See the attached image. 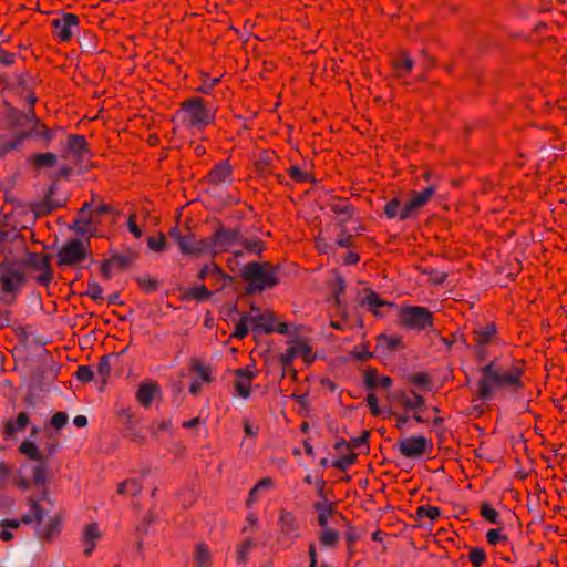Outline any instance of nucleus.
Returning <instances> with one entry per match:
<instances>
[{"instance_id":"1","label":"nucleus","mask_w":567,"mask_h":567,"mask_svg":"<svg viewBox=\"0 0 567 567\" xmlns=\"http://www.w3.org/2000/svg\"><path fill=\"white\" fill-rule=\"evenodd\" d=\"M526 362L523 359L507 358L498 362L493 360L481 370L477 393L482 400H488L498 390L518 393L525 386Z\"/></svg>"},{"instance_id":"2","label":"nucleus","mask_w":567,"mask_h":567,"mask_svg":"<svg viewBox=\"0 0 567 567\" xmlns=\"http://www.w3.org/2000/svg\"><path fill=\"white\" fill-rule=\"evenodd\" d=\"M177 116L186 128L203 130L214 122L215 111L208 109L203 99L192 97L181 104Z\"/></svg>"},{"instance_id":"3","label":"nucleus","mask_w":567,"mask_h":567,"mask_svg":"<svg viewBox=\"0 0 567 567\" xmlns=\"http://www.w3.org/2000/svg\"><path fill=\"white\" fill-rule=\"evenodd\" d=\"M209 243V254H212L213 256L219 252L228 251L239 245L244 246L245 249H247L248 251L259 250V243L243 240L238 229L219 228L215 231Z\"/></svg>"},{"instance_id":"4","label":"nucleus","mask_w":567,"mask_h":567,"mask_svg":"<svg viewBox=\"0 0 567 567\" xmlns=\"http://www.w3.org/2000/svg\"><path fill=\"white\" fill-rule=\"evenodd\" d=\"M241 276L248 282L250 291H262L278 284L276 271L258 262L245 265Z\"/></svg>"},{"instance_id":"5","label":"nucleus","mask_w":567,"mask_h":567,"mask_svg":"<svg viewBox=\"0 0 567 567\" xmlns=\"http://www.w3.org/2000/svg\"><path fill=\"white\" fill-rule=\"evenodd\" d=\"M398 315L405 329L423 331L433 327V313L425 307L402 305Z\"/></svg>"},{"instance_id":"6","label":"nucleus","mask_w":567,"mask_h":567,"mask_svg":"<svg viewBox=\"0 0 567 567\" xmlns=\"http://www.w3.org/2000/svg\"><path fill=\"white\" fill-rule=\"evenodd\" d=\"M90 255L89 248L79 239L68 240L56 254L59 267H73L84 261Z\"/></svg>"},{"instance_id":"7","label":"nucleus","mask_w":567,"mask_h":567,"mask_svg":"<svg viewBox=\"0 0 567 567\" xmlns=\"http://www.w3.org/2000/svg\"><path fill=\"white\" fill-rule=\"evenodd\" d=\"M79 17L71 12H62L59 17L52 19V35L59 42H70L73 35L79 32Z\"/></svg>"},{"instance_id":"8","label":"nucleus","mask_w":567,"mask_h":567,"mask_svg":"<svg viewBox=\"0 0 567 567\" xmlns=\"http://www.w3.org/2000/svg\"><path fill=\"white\" fill-rule=\"evenodd\" d=\"M250 317V329L256 332L271 333L278 332L286 334L288 332V324L278 322L275 315L270 311L258 313Z\"/></svg>"},{"instance_id":"9","label":"nucleus","mask_w":567,"mask_h":567,"mask_svg":"<svg viewBox=\"0 0 567 567\" xmlns=\"http://www.w3.org/2000/svg\"><path fill=\"white\" fill-rule=\"evenodd\" d=\"M0 282L4 292L16 293L24 282L23 272L14 264L0 262Z\"/></svg>"},{"instance_id":"10","label":"nucleus","mask_w":567,"mask_h":567,"mask_svg":"<svg viewBox=\"0 0 567 567\" xmlns=\"http://www.w3.org/2000/svg\"><path fill=\"white\" fill-rule=\"evenodd\" d=\"M27 505L29 506V512L23 514L20 519H4L0 523V526L17 529L21 526V524H39L44 517V509L40 506L39 501L31 496L28 498Z\"/></svg>"},{"instance_id":"11","label":"nucleus","mask_w":567,"mask_h":567,"mask_svg":"<svg viewBox=\"0 0 567 567\" xmlns=\"http://www.w3.org/2000/svg\"><path fill=\"white\" fill-rule=\"evenodd\" d=\"M474 344L477 354L481 359L486 358V348L498 343V332L494 322H488L485 326L478 327L474 330Z\"/></svg>"},{"instance_id":"12","label":"nucleus","mask_w":567,"mask_h":567,"mask_svg":"<svg viewBox=\"0 0 567 567\" xmlns=\"http://www.w3.org/2000/svg\"><path fill=\"white\" fill-rule=\"evenodd\" d=\"M436 192L435 185H429L421 192H413L410 199L402 206L401 220L411 218L415 212L425 206Z\"/></svg>"},{"instance_id":"13","label":"nucleus","mask_w":567,"mask_h":567,"mask_svg":"<svg viewBox=\"0 0 567 567\" xmlns=\"http://www.w3.org/2000/svg\"><path fill=\"white\" fill-rule=\"evenodd\" d=\"M279 527L280 532L278 535V542L285 546H289L296 538L299 537V526L296 516L290 513L282 511L279 515Z\"/></svg>"},{"instance_id":"14","label":"nucleus","mask_w":567,"mask_h":567,"mask_svg":"<svg viewBox=\"0 0 567 567\" xmlns=\"http://www.w3.org/2000/svg\"><path fill=\"white\" fill-rule=\"evenodd\" d=\"M432 449L431 440L420 435L410 436L399 442V451L405 457H417Z\"/></svg>"},{"instance_id":"15","label":"nucleus","mask_w":567,"mask_h":567,"mask_svg":"<svg viewBox=\"0 0 567 567\" xmlns=\"http://www.w3.org/2000/svg\"><path fill=\"white\" fill-rule=\"evenodd\" d=\"M297 358H300L307 364L313 362L316 355L313 354L312 347L307 341H292L282 355L284 364H290Z\"/></svg>"},{"instance_id":"16","label":"nucleus","mask_w":567,"mask_h":567,"mask_svg":"<svg viewBox=\"0 0 567 567\" xmlns=\"http://www.w3.org/2000/svg\"><path fill=\"white\" fill-rule=\"evenodd\" d=\"M337 456L332 461V466L339 471L346 472L357 461L358 455L350 450V443L344 440L338 441L334 445Z\"/></svg>"},{"instance_id":"17","label":"nucleus","mask_w":567,"mask_h":567,"mask_svg":"<svg viewBox=\"0 0 567 567\" xmlns=\"http://www.w3.org/2000/svg\"><path fill=\"white\" fill-rule=\"evenodd\" d=\"M102 538V532L96 522L86 524L81 534L83 554L90 557L96 548L97 542Z\"/></svg>"},{"instance_id":"18","label":"nucleus","mask_w":567,"mask_h":567,"mask_svg":"<svg viewBox=\"0 0 567 567\" xmlns=\"http://www.w3.org/2000/svg\"><path fill=\"white\" fill-rule=\"evenodd\" d=\"M159 394V384L156 381L147 380L138 384L135 398L140 405L147 409L154 402L155 396Z\"/></svg>"},{"instance_id":"19","label":"nucleus","mask_w":567,"mask_h":567,"mask_svg":"<svg viewBox=\"0 0 567 567\" xmlns=\"http://www.w3.org/2000/svg\"><path fill=\"white\" fill-rule=\"evenodd\" d=\"M179 250L184 255L192 256L209 254L210 243L208 239H196L193 235H188L181 241Z\"/></svg>"},{"instance_id":"20","label":"nucleus","mask_w":567,"mask_h":567,"mask_svg":"<svg viewBox=\"0 0 567 567\" xmlns=\"http://www.w3.org/2000/svg\"><path fill=\"white\" fill-rule=\"evenodd\" d=\"M192 371H194L197 377L192 381L189 392L196 395L202 391L204 383H210L213 381L212 369L209 365L203 364L199 361H194Z\"/></svg>"},{"instance_id":"21","label":"nucleus","mask_w":567,"mask_h":567,"mask_svg":"<svg viewBox=\"0 0 567 567\" xmlns=\"http://www.w3.org/2000/svg\"><path fill=\"white\" fill-rule=\"evenodd\" d=\"M29 262L41 274L38 276L37 281L42 286H49L52 280V271L47 255L30 254Z\"/></svg>"},{"instance_id":"22","label":"nucleus","mask_w":567,"mask_h":567,"mask_svg":"<svg viewBox=\"0 0 567 567\" xmlns=\"http://www.w3.org/2000/svg\"><path fill=\"white\" fill-rule=\"evenodd\" d=\"M233 168L228 161L217 163L208 173L207 179L210 184L220 185L231 183Z\"/></svg>"},{"instance_id":"23","label":"nucleus","mask_w":567,"mask_h":567,"mask_svg":"<svg viewBox=\"0 0 567 567\" xmlns=\"http://www.w3.org/2000/svg\"><path fill=\"white\" fill-rule=\"evenodd\" d=\"M63 525V517L60 514H55L50 517L48 523L38 529V536L42 540L52 542L55 537L61 534Z\"/></svg>"},{"instance_id":"24","label":"nucleus","mask_w":567,"mask_h":567,"mask_svg":"<svg viewBox=\"0 0 567 567\" xmlns=\"http://www.w3.org/2000/svg\"><path fill=\"white\" fill-rule=\"evenodd\" d=\"M235 375V389L237 394L243 399L249 398L251 393V381L255 378V373L246 369H238Z\"/></svg>"},{"instance_id":"25","label":"nucleus","mask_w":567,"mask_h":567,"mask_svg":"<svg viewBox=\"0 0 567 567\" xmlns=\"http://www.w3.org/2000/svg\"><path fill=\"white\" fill-rule=\"evenodd\" d=\"M68 147L76 161L82 162L89 158L90 151L83 135H70L68 138Z\"/></svg>"},{"instance_id":"26","label":"nucleus","mask_w":567,"mask_h":567,"mask_svg":"<svg viewBox=\"0 0 567 567\" xmlns=\"http://www.w3.org/2000/svg\"><path fill=\"white\" fill-rule=\"evenodd\" d=\"M362 306H364L367 310L372 312L375 317H382L383 315L380 312V308H392L394 307V303L382 299L375 291H369L362 300Z\"/></svg>"},{"instance_id":"27","label":"nucleus","mask_w":567,"mask_h":567,"mask_svg":"<svg viewBox=\"0 0 567 567\" xmlns=\"http://www.w3.org/2000/svg\"><path fill=\"white\" fill-rule=\"evenodd\" d=\"M29 424V416L25 412H20L16 420H9L4 425V434L12 436L17 432L23 431Z\"/></svg>"},{"instance_id":"28","label":"nucleus","mask_w":567,"mask_h":567,"mask_svg":"<svg viewBox=\"0 0 567 567\" xmlns=\"http://www.w3.org/2000/svg\"><path fill=\"white\" fill-rule=\"evenodd\" d=\"M441 517V509L433 505H420L415 511V518L422 520L427 518L431 523L436 522Z\"/></svg>"},{"instance_id":"29","label":"nucleus","mask_w":567,"mask_h":567,"mask_svg":"<svg viewBox=\"0 0 567 567\" xmlns=\"http://www.w3.org/2000/svg\"><path fill=\"white\" fill-rule=\"evenodd\" d=\"M274 486V482L270 477H265L260 480L249 492L247 497V506L250 507L258 501V494L261 491L270 489Z\"/></svg>"},{"instance_id":"30","label":"nucleus","mask_w":567,"mask_h":567,"mask_svg":"<svg viewBox=\"0 0 567 567\" xmlns=\"http://www.w3.org/2000/svg\"><path fill=\"white\" fill-rule=\"evenodd\" d=\"M256 546V542L251 536H247L239 545H237V563L245 565L248 560L250 550Z\"/></svg>"},{"instance_id":"31","label":"nucleus","mask_w":567,"mask_h":567,"mask_svg":"<svg viewBox=\"0 0 567 567\" xmlns=\"http://www.w3.org/2000/svg\"><path fill=\"white\" fill-rule=\"evenodd\" d=\"M194 559L197 567H210V551L205 544H197L195 547Z\"/></svg>"},{"instance_id":"32","label":"nucleus","mask_w":567,"mask_h":567,"mask_svg":"<svg viewBox=\"0 0 567 567\" xmlns=\"http://www.w3.org/2000/svg\"><path fill=\"white\" fill-rule=\"evenodd\" d=\"M74 229L81 235L91 231V213L86 212L85 208L80 210L78 218L74 220Z\"/></svg>"},{"instance_id":"33","label":"nucleus","mask_w":567,"mask_h":567,"mask_svg":"<svg viewBox=\"0 0 567 567\" xmlns=\"http://www.w3.org/2000/svg\"><path fill=\"white\" fill-rule=\"evenodd\" d=\"M30 162L35 167H53L56 164V155L51 152L38 153L31 156Z\"/></svg>"},{"instance_id":"34","label":"nucleus","mask_w":567,"mask_h":567,"mask_svg":"<svg viewBox=\"0 0 567 567\" xmlns=\"http://www.w3.org/2000/svg\"><path fill=\"white\" fill-rule=\"evenodd\" d=\"M393 65L398 76H405L411 72L413 68V61L408 54L403 53L396 60H394Z\"/></svg>"},{"instance_id":"35","label":"nucleus","mask_w":567,"mask_h":567,"mask_svg":"<svg viewBox=\"0 0 567 567\" xmlns=\"http://www.w3.org/2000/svg\"><path fill=\"white\" fill-rule=\"evenodd\" d=\"M315 508L318 512V524L320 527L326 528L328 519L332 515L333 506L330 503H317Z\"/></svg>"},{"instance_id":"36","label":"nucleus","mask_w":567,"mask_h":567,"mask_svg":"<svg viewBox=\"0 0 567 567\" xmlns=\"http://www.w3.org/2000/svg\"><path fill=\"white\" fill-rule=\"evenodd\" d=\"M142 489V485L137 480L131 478L122 482L117 487V493L121 495L135 496Z\"/></svg>"},{"instance_id":"37","label":"nucleus","mask_w":567,"mask_h":567,"mask_svg":"<svg viewBox=\"0 0 567 567\" xmlns=\"http://www.w3.org/2000/svg\"><path fill=\"white\" fill-rule=\"evenodd\" d=\"M402 338L399 336L382 334L378 338V346L389 351H394L400 348Z\"/></svg>"},{"instance_id":"38","label":"nucleus","mask_w":567,"mask_h":567,"mask_svg":"<svg viewBox=\"0 0 567 567\" xmlns=\"http://www.w3.org/2000/svg\"><path fill=\"white\" fill-rule=\"evenodd\" d=\"M486 540L492 546L505 545L508 543V536L501 528H492L486 533Z\"/></svg>"},{"instance_id":"39","label":"nucleus","mask_w":567,"mask_h":567,"mask_svg":"<svg viewBox=\"0 0 567 567\" xmlns=\"http://www.w3.org/2000/svg\"><path fill=\"white\" fill-rule=\"evenodd\" d=\"M249 328H250V317L245 315L236 323L235 330L231 333V338H235L238 340L244 339L248 334Z\"/></svg>"},{"instance_id":"40","label":"nucleus","mask_w":567,"mask_h":567,"mask_svg":"<svg viewBox=\"0 0 567 567\" xmlns=\"http://www.w3.org/2000/svg\"><path fill=\"white\" fill-rule=\"evenodd\" d=\"M220 82V78H210L207 73L200 74V85L197 91L204 94H210L215 86Z\"/></svg>"},{"instance_id":"41","label":"nucleus","mask_w":567,"mask_h":567,"mask_svg":"<svg viewBox=\"0 0 567 567\" xmlns=\"http://www.w3.org/2000/svg\"><path fill=\"white\" fill-rule=\"evenodd\" d=\"M20 452L24 454L28 458L33 461H41L42 456L37 447V445L31 441H23L19 447Z\"/></svg>"},{"instance_id":"42","label":"nucleus","mask_w":567,"mask_h":567,"mask_svg":"<svg viewBox=\"0 0 567 567\" xmlns=\"http://www.w3.org/2000/svg\"><path fill=\"white\" fill-rule=\"evenodd\" d=\"M481 516L491 524H499V513L488 503H483L480 507Z\"/></svg>"},{"instance_id":"43","label":"nucleus","mask_w":567,"mask_h":567,"mask_svg":"<svg viewBox=\"0 0 567 567\" xmlns=\"http://www.w3.org/2000/svg\"><path fill=\"white\" fill-rule=\"evenodd\" d=\"M468 560L473 567H482L486 561V553L482 547H473L468 553Z\"/></svg>"},{"instance_id":"44","label":"nucleus","mask_w":567,"mask_h":567,"mask_svg":"<svg viewBox=\"0 0 567 567\" xmlns=\"http://www.w3.org/2000/svg\"><path fill=\"white\" fill-rule=\"evenodd\" d=\"M332 212L342 217L343 221H348L353 215V208L347 202H339L332 205Z\"/></svg>"},{"instance_id":"45","label":"nucleus","mask_w":567,"mask_h":567,"mask_svg":"<svg viewBox=\"0 0 567 567\" xmlns=\"http://www.w3.org/2000/svg\"><path fill=\"white\" fill-rule=\"evenodd\" d=\"M384 214L389 219L399 218L401 220L402 207L398 198H393L386 203Z\"/></svg>"},{"instance_id":"46","label":"nucleus","mask_w":567,"mask_h":567,"mask_svg":"<svg viewBox=\"0 0 567 567\" xmlns=\"http://www.w3.org/2000/svg\"><path fill=\"white\" fill-rule=\"evenodd\" d=\"M288 175L297 183H308L312 181L310 173L302 171L296 165L288 168Z\"/></svg>"},{"instance_id":"47","label":"nucleus","mask_w":567,"mask_h":567,"mask_svg":"<svg viewBox=\"0 0 567 567\" xmlns=\"http://www.w3.org/2000/svg\"><path fill=\"white\" fill-rule=\"evenodd\" d=\"M339 540V533L330 528H323L319 542L322 546L329 547L337 545Z\"/></svg>"},{"instance_id":"48","label":"nucleus","mask_w":567,"mask_h":567,"mask_svg":"<svg viewBox=\"0 0 567 567\" xmlns=\"http://www.w3.org/2000/svg\"><path fill=\"white\" fill-rule=\"evenodd\" d=\"M33 482L37 486H44L48 481V470L43 464H39L32 470Z\"/></svg>"},{"instance_id":"49","label":"nucleus","mask_w":567,"mask_h":567,"mask_svg":"<svg viewBox=\"0 0 567 567\" xmlns=\"http://www.w3.org/2000/svg\"><path fill=\"white\" fill-rule=\"evenodd\" d=\"M97 374L101 377L102 381L105 382L111 373V364L110 358L107 355H103L96 367Z\"/></svg>"},{"instance_id":"50","label":"nucleus","mask_w":567,"mask_h":567,"mask_svg":"<svg viewBox=\"0 0 567 567\" xmlns=\"http://www.w3.org/2000/svg\"><path fill=\"white\" fill-rule=\"evenodd\" d=\"M403 403L408 409L417 410L423 406L424 399L420 394L411 392L410 395L404 398Z\"/></svg>"},{"instance_id":"51","label":"nucleus","mask_w":567,"mask_h":567,"mask_svg":"<svg viewBox=\"0 0 567 567\" xmlns=\"http://www.w3.org/2000/svg\"><path fill=\"white\" fill-rule=\"evenodd\" d=\"M147 246L151 250L163 251L166 247L165 235L161 233L157 237H148Z\"/></svg>"},{"instance_id":"52","label":"nucleus","mask_w":567,"mask_h":567,"mask_svg":"<svg viewBox=\"0 0 567 567\" xmlns=\"http://www.w3.org/2000/svg\"><path fill=\"white\" fill-rule=\"evenodd\" d=\"M86 296L91 299L97 301L103 299V288L100 284L95 281L89 282Z\"/></svg>"},{"instance_id":"53","label":"nucleus","mask_w":567,"mask_h":567,"mask_svg":"<svg viewBox=\"0 0 567 567\" xmlns=\"http://www.w3.org/2000/svg\"><path fill=\"white\" fill-rule=\"evenodd\" d=\"M258 526V516L254 512H249L246 517V524L243 527V533L254 534Z\"/></svg>"},{"instance_id":"54","label":"nucleus","mask_w":567,"mask_h":567,"mask_svg":"<svg viewBox=\"0 0 567 567\" xmlns=\"http://www.w3.org/2000/svg\"><path fill=\"white\" fill-rule=\"evenodd\" d=\"M75 377L81 382H90L94 377V372L89 365H80L78 367Z\"/></svg>"},{"instance_id":"55","label":"nucleus","mask_w":567,"mask_h":567,"mask_svg":"<svg viewBox=\"0 0 567 567\" xmlns=\"http://www.w3.org/2000/svg\"><path fill=\"white\" fill-rule=\"evenodd\" d=\"M190 297L197 300H205L210 297V291L207 289L205 285L197 286L190 289Z\"/></svg>"},{"instance_id":"56","label":"nucleus","mask_w":567,"mask_h":567,"mask_svg":"<svg viewBox=\"0 0 567 567\" xmlns=\"http://www.w3.org/2000/svg\"><path fill=\"white\" fill-rule=\"evenodd\" d=\"M68 423V415L64 412H56L51 417V425L56 429H63Z\"/></svg>"},{"instance_id":"57","label":"nucleus","mask_w":567,"mask_h":567,"mask_svg":"<svg viewBox=\"0 0 567 567\" xmlns=\"http://www.w3.org/2000/svg\"><path fill=\"white\" fill-rule=\"evenodd\" d=\"M29 136V133L21 131V134H19L14 141L7 142L3 144V151L10 152L16 150L20 144L23 143V141Z\"/></svg>"},{"instance_id":"58","label":"nucleus","mask_w":567,"mask_h":567,"mask_svg":"<svg viewBox=\"0 0 567 567\" xmlns=\"http://www.w3.org/2000/svg\"><path fill=\"white\" fill-rule=\"evenodd\" d=\"M365 401H367V405H368V408L370 410V413L372 415H374V416L379 415L380 414V408H379V399H378V396L375 394H373V393H369L367 399H365Z\"/></svg>"},{"instance_id":"59","label":"nucleus","mask_w":567,"mask_h":567,"mask_svg":"<svg viewBox=\"0 0 567 567\" xmlns=\"http://www.w3.org/2000/svg\"><path fill=\"white\" fill-rule=\"evenodd\" d=\"M127 229L128 231L135 237V238H141L142 237V230L141 228L138 227L137 223H136V216L135 215H130L128 216V219H127Z\"/></svg>"},{"instance_id":"60","label":"nucleus","mask_w":567,"mask_h":567,"mask_svg":"<svg viewBox=\"0 0 567 567\" xmlns=\"http://www.w3.org/2000/svg\"><path fill=\"white\" fill-rule=\"evenodd\" d=\"M379 374L375 370H368L364 377V383L368 389H375Z\"/></svg>"},{"instance_id":"61","label":"nucleus","mask_w":567,"mask_h":567,"mask_svg":"<svg viewBox=\"0 0 567 567\" xmlns=\"http://www.w3.org/2000/svg\"><path fill=\"white\" fill-rule=\"evenodd\" d=\"M16 62V54L0 48V63L3 65H12Z\"/></svg>"},{"instance_id":"62","label":"nucleus","mask_w":567,"mask_h":567,"mask_svg":"<svg viewBox=\"0 0 567 567\" xmlns=\"http://www.w3.org/2000/svg\"><path fill=\"white\" fill-rule=\"evenodd\" d=\"M37 135L42 137L48 143L51 142L54 138V136H55L54 132L51 128L47 127V126H41L37 131Z\"/></svg>"},{"instance_id":"63","label":"nucleus","mask_w":567,"mask_h":567,"mask_svg":"<svg viewBox=\"0 0 567 567\" xmlns=\"http://www.w3.org/2000/svg\"><path fill=\"white\" fill-rule=\"evenodd\" d=\"M10 474V467L6 463H0V487L7 484Z\"/></svg>"},{"instance_id":"64","label":"nucleus","mask_w":567,"mask_h":567,"mask_svg":"<svg viewBox=\"0 0 567 567\" xmlns=\"http://www.w3.org/2000/svg\"><path fill=\"white\" fill-rule=\"evenodd\" d=\"M14 484L18 486L19 489L22 492H25L30 488V482L27 477H24L22 474H19L14 477Z\"/></svg>"}]
</instances>
